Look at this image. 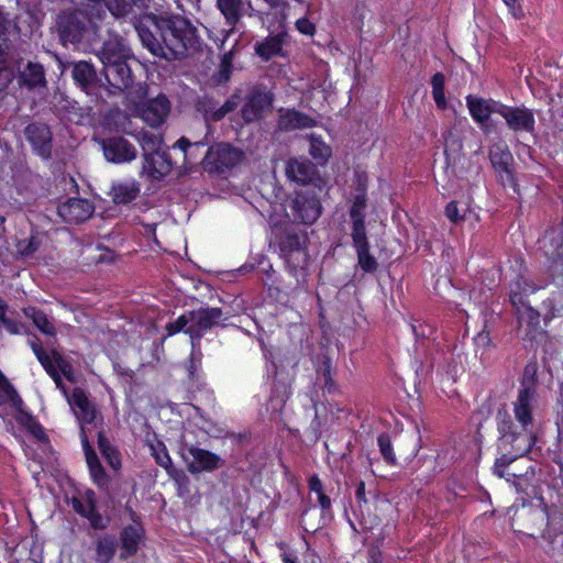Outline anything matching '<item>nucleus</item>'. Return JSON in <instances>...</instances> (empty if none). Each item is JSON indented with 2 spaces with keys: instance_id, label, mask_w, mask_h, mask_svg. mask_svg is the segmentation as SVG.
<instances>
[{
  "instance_id": "nucleus-33",
  "label": "nucleus",
  "mask_w": 563,
  "mask_h": 563,
  "mask_svg": "<svg viewBox=\"0 0 563 563\" xmlns=\"http://www.w3.org/2000/svg\"><path fill=\"white\" fill-rule=\"evenodd\" d=\"M15 420L21 427L25 428L31 434H33L37 439L45 438L43 428L30 413L23 411L21 406H19V408H15Z\"/></svg>"
},
{
  "instance_id": "nucleus-48",
  "label": "nucleus",
  "mask_w": 563,
  "mask_h": 563,
  "mask_svg": "<svg viewBox=\"0 0 563 563\" xmlns=\"http://www.w3.org/2000/svg\"><path fill=\"white\" fill-rule=\"evenodd\" d=\"M282 250L287 252L300 251L301 239L299 235L292 233L287 234L280 243Z\"/></svg>"
},
{
  "instance_id": "nucleus-56",
  "label": "nucleus",
  "mask_w": 563,
  "mask_h": 563,
  "mask_svg": "<svg viewBox=\"0 0 563 563\" xmlns=\"http://www.w3.org/2000/svg\"><path fill=\"white\" fill-rule=\"evenodd\" d=\"M241 103V97L233 93L221 107L225 114L233 112Z\"/></svg>"
},
{
  "instance_id": "nucleus-3",
  "label": "nucleus",
  "mask_w": 563,
  "mask_h": 563,
  "mask_svg": "<svg viewBox=\"0 0 563 563\" xmlns=\"http://www.w3.org/2000/svg\"><path fill=\"white\" fill-rule=\"evenodd\" d=\"M103 12L96 4L86 3L60 10L55 19V29L63 45H76L81 42L88 25L101 20Z\"/></svg>"
},
{
  "instance_id": "nucleus-5",
  "label": "nucleus",
  "mask_w": 563,
  "mask_h": 563,
  "mask_svg": "<svg viewBox=\"0 0 563 563\" xmlns=\"http://www.w3.org/2000/svg\"><path fill=\"white\" fill-rule=\"evenodd\" d=\"M274 95L264 86H254L247 93L241 109V117L245 123L261 120L265 112L272 109Z\"/></svg>"
},
{
  "instance_id": "nucleus-60",
  "label": "nucleus",
  "mask_w": 563,
  "mask_h": 563,
  "mask_svg": "<svg viewBox=\"0 0 563 563\" xmlns=\"http://www.w3.org/2000/svg\"><path fill=\"white\" fill-rule=\"evenodd\" d=\"M507 464V461L505 457H501L499 460H497L496 464H495V473L499 476V477H503L504 476V468Z\"/></svg>"
},
{
  "instance_id": "nucleus-49",
  "label": "nucleus",
  "mask_w": 563,
  "mask_h": 563,
  "mask_svg": "<svg viewBox=\"0 0 563 563\" xmlns=\"http://www.w3.org/2000/svg\"><path fill=\"white\" fill-rule=\"evenodd\" d=\"M473 341L475 345V352L483 353L490 345L489 333L486 331H481L473 338Z\"/></svg>"
},
{
  "instance_id": "nucleus-28",
  "label": "nucleus",
  "mask_w": 563,
  "mask_h": 563,
  "mask_svg": "<svg viewBox=\"0 0 563 563\" xmlns=\"http://www.w3.org/2000/svg\"><path fill=\"white\" fill-rule=\"evenodd\" d=\"M175 146L180 148L184 153L185 159L189 163L203 159L208 150V144L205 141H190L188 137H180Z\"/></svg>"
},
{
  "instance_id": "nucleus-46",
  "label": "nucleus",
  "mask_w": 563,
  "mask_h": 563,
  "mask_svg": "<svg viewBox=\"0 0 563 563\" xmlns=\"http://www.w3.org/2000/svg\"><path fill=\"white\" fill-rule=\"evenodd\" d=\"M30 345L36 355L40 363L43 365V367H47L48 364L53 362V351L51 353H47L41 345V343L37 340H33L30 342Z\"/></svg>"
},
{
  "instance_id": "nucleus-21",
  "label": "nucleus",
  "mask_w": 563,
  "mask_h": 563,
  "mask_svg": "<svg viewBox=\"0 0 563 563\" xmlns=\"http://www.w3.org/2000/svg\"><path fill=\"white\" fill-rule=\"evenodd\" d=\"M143 538V529L140 526V523H134L125 527L121 534V553L120 558L122 560L128 559L129 556L134 555L137 550L139 545Z\"/></svg>"
},
{
  "instance_id": "nucleus-52",
  "label": "nucleus",
  "mask_w": 563,
  "mask_h": 563,
  "mask_svg": "<svg viewBox=\"0 0 563 563\" xmlns=\"http://www.w3.org/2000/svg\"><path fill=\"white\" fill-rule=\"evenodd\" d=\"M78 417L85 423H91L96 418V410L93 406L88 402L87 406L78 409Z\"/></svg>"
},
{
  "instance_id": "nucleus-45",
  "label": "nucleus",
  "mask_w": 563,
  "mask_h": 563,
  "mask_svg": "<svg viewBox=\"0 0 563 563\" xmlns=\"http://www.w3.org/2000/svg\"><path fill=\"white\" fill-rule=\"evenodd\" d=\"M16 247L21 256L29 257L36 252L38 247V242L34 236H32L30 239L19 241Z\"/></svg>"
},
{
  "instance_id": "nucleus-7",
  "label": "nucleus",
  "mask_w": 563,
  "mask_h": 563,
  "mask_svg": "<svg viewBox=\"0 0 563 563\" xmlns=\"http://www.w3.org/2000/svg\"><path fill=\"white\" fill-rule=\"evenodd\" d=\"M67 501L77 514L89 520L93 529L103 530L110 525V517L100 512L91 495H71Z\"/></svg>"
},
{
  "instance_id": "nucleus-44",
  "label": "nucleus",
  "mask_w": 563,
  "mask_h": 563,
  "mask_svg": "<svg viewBox=\"0 0 563 563\" xmlns=\"http://www.w3.org/2000/svg\"><path fill=\"white\" fill-rule=\"evenodd\" d=\"M191 324V311L180 316L176 321L170 322L166 325V331L169 335L177 332L185 331Z\"/></svg>"
},
{
  "instance_id": "nucleus-19",
  "label": "nucleus",
  "mask_w": 563,
  "mask_h": 563,
  "mask_svg": "<svg viewBox=\"0 0 563 563\" xmlns=\"http://www.w3.org/2000/svg\"><path fill=\"white\" fill-rule=\"evenodd\" d=\"M285 173L288 179L305 185L316 178L318 170L314 164L306 158H290Z\"/></svg>"
},
{
  "instance_id": "nucleus-43",
  "label": "nucleus",
  "mask_w": 563,
  "mask_h": 563,
  "mask_svg": "<svg viewBox=\"0 0 563 563\" xmlns=\"http://www.w3.org/2000/svg\"><path fill=\"white\" fill-rule=\"evenodd\" d=\"M309 153L317 159H327L330 155V148L319 139H310Z\"/></svg>"
},
{
  "instance_id": "nucleus-40",
  "label": "nucleus",
  "mask_w": 563,
  "mask_h": 563,
  "mask_svg": "<svg viewBox=\"0 0 563 563\" xmlns=\"http://www.w3.org/2000/svg\"><path fill=\"white\" fill-rule=\"evenodd\" d=\"M53 363L56 368L69 380L75 382L74 368L57 351H53Z\"/></svg>"
},
{
  "instance_id": "nucleus-26",
  "label": "nucleus",
  "mask_w": 563,
  "mask_h": 563,
  "mask_svg": "<svg viewBox=\"0 0 563 563\" xmlns=\"http://www.w3.org/2000/svg\"><path fill=\"white\" fill-rule=\"evenodd\" d=\"M352 239L357 252L360 267L366 273H374L378 267V263L375 257L369 254L366 233L352 235Z\"/></svg>"
},
{
  "instance_id": "nucleus-54",
  "label": "nucleus",
  "mask_w": 563,
  "mask_h": 563,
  "mask_svg": "<svg viewBox=\"0 0 563 563\" xmlns=\"http://www.w3.org/2000/svg\"><path fill=\"white\" fill-rule=\"evenodd\" d=\"M297 30L306 35H312L316 31V26L313 23H311L308 19L301 18L298 19L296 22Z\"/></svg>"
},
{
  "instance_id": "nucleus-42",
  "label": "nucleus",
  "mask_w": 563,
  "mask_h": 563,
  "mask_svg": "<svg viewBox=\"0 0 563 563\" xmlns=\"http://www.w3.org/2000/svg\"><path fill=\"white\" fill-rule=\"evenodd\" d=\"M217 102L209 97L200 98L196 104L197 110L203 115L206 122L212 120Z\"/></svg>"
},
{
  "instance_id": "nucleus-32",
  "label": "nucleus",
  "mask_w": 563,
  "mask_h": 563,
  "mask_svg": "<svg viewBox=\"0 0 563 563\" xmlns=\"http://www.w3.org/2000/svg\"><path fill=\"white\" fill-rule=\"evenodd\" d=\"M23 313L25 317L31 319L34 323V325L42 331L46 335H55L56 330L55 327L52 324V322L47 319L46 314L34 308V307H27L23 309Z\"/></svg>"
},
{
  "instance_id": "nucleus-64",
  "label": "nucleus",
  "mask_w": 563,
  "mask_h": 563,
  "mask_svg": "<svg viewBox=\"0 0 563 563\" xmlns=\"http://www.w3.org/2000/svg\"><path fill=\"white\" fill-rule=\"evenodd\" d=\"M283 562L284 563H297V558L290 552L283 553Z\"/></svg>"
},
{
  "instance_id": "nucleus-61",
  "label": "nucleus",
  "mask_w": 563,
  "mask_h": 563,
  "mask_svg": "<svg viewBox=\"0 0 563 563\" xmlns=\"http://www.w3.org/2000/svg\"><path fill=\"white\" fill-rule=\"evenodd\" d=\"M318 503L323 510L330 509L331 507L329 495H318Z\"/></svg>"
},
{
  "instance_id": "nucleus-58",
  "label": "nucleus",
  "mask_w": 563,
  "mask_h": 563,
  "mask_svg": "<svg viewBox=\"0 0 563 563\" xmlns=\"http://www.w3.org/2000/svg\"><path fill=\"white\" fill-rule=\"evenodd\" d=\"M368 562L367 563H383L382 562V559H380V552L377 548L375 547H372L369 550H368Z\"/></svg>"
},
{
  "instance_id": "nucleus-29",
  "label": "nucleus",
  "mask_w": 563,
  "mask_h": 563,
  "mask_svg": "<svg viewBox=\"0 0 563 563\" xmlns=\"http://www.w3.org/2000/svg\"><path fill=\"white\" fill-rule=\"evenodd\" d=\"M366 208V195L364 192L355 196L350 209L352 221V235L366 233L364 223V210Z\"/></svg>"
},
{
  "instance_id": "nucleus-31",
  "label": "nucleus",
  "mask_w": 563,
  "mask_h": 563,
  "mask_svg": "<svg viewBox=\"0 0 563 563\" xmlns=\"http://www.w3.org/2000/svg\"><path fill=\"white\" fill-rule=\"evenodd\" d=\"M114 537L104 536L96 542V560L98 563H110L117 552Z\"/></svg>"
},
{
  "instance_id": "nucleus-11",
  "label": "nucleus",
  "mask_w": 563,
  "mask_h": 563,
  "mask_svg": "<svg viewBox=\"0 0 563 563\" xmlns=\"http://www.w3.org/2000/svg\"><path fill=\"white\" fill-rule=\"evenodd\" d=\"M497 113L505 119L508 128L515 132H532L534 130L536 120L530 109L501 106L497 109Z\"/></svg>"
},
{
  "instance_id": "nucleus-14",
  "label": "nucleus",
  "mask_w": 563,
  "mask_h": 563,
  "mask_svg": "<svg viewBox=\"0 0 563 563\" xmlns=\"http://www.w3.org/2000/svg\"><path fill=\"white\" fill-rule=\"evenodd\" d=\"M102 71L107 82L113 89L112 92L123 91L133 84V75L128 60L103 66Z\"/></svg>"
},
{
  "instance_id": "nucleus-39",
  "label": "nucleus",
  "mask_w": 563,
  "mask_h": 563,
  "mask_svg": "<svg viewBox=\"0 0 563 563\" xmlns=\"http://www.w3.org/2000/svg\"><path fill=\"white\" fill-rule=\"evenodd\" d=\"M432 95L438 107L445 108L446 100L444 96V76L441 73L433 75L432 80Z\"/></svg>"
},
{
  "instance_id": "nucleus-17",
  "label": "nucleus",
  "mask_w": 563,
  "mask_h": 563,
  "mask_svg": "<svg viewBox=\"0 0 563 563\" xmlns=\"http://www.w3.org/2000/svg\"><path fill=\"white\" fill-rule=\"evenodd\" d=\"M130 55V49L125 45L123 38L118 35H112L104 41L101 51L99 52V58L103 66L128 60Z\"/></svg>"
},
{
  "instance_id": "nucleus-37",
  "label": "nucleus",
  "mask_w": 563,
  "mask_h": 563,
  "mask_svg": "<svg viewBox=\"0 0 563 563\" xmlns=\"http://www.w3.org/2000/svg\"><path fill=\"white\" fill-rule=\"evenodd\" d=\"M11 402L14 408L22 406V399L16 394L12 385L4 378L0 377V406Z\"/></svg>"
},
{
  "instance_id": "nucleus-51",
  "label": "nucleus",
  "mask_w": 563,
  "mask_h": 563,
  "mask_svg": "<svg viewBox=\"0 0 563 563\" xmlns=\"http://www.w3.org/2000/svg\"><path fill=\"white\" fill-rule=\"evenodd\" d=\"M81 441H82V445L85 448V454H86V460H87L88 466L91 467L95 465H99L100 462L98 460V456H97L96 452L89 445L88 439L85 434H82Z\"/></svg>"
},
{
  "instance_id": "nucleus-15",
  "label": "nucleus",
  "mask_w": 563,
  "mask_h": 563,
  "mask_svg": "<svg viewBox=\"0 0 563 563\" xmlns=\"http://www.w3.org/2000/svg\"><path fill=\"white\" fill-rule=\"evenodd\" d=\"M169 112L170 103L163 95L147 100L141 108L142 119L153 128L159 126L167 119Z\"/></svg>"
},
{
  "instance_id": "nucleus-24",
  "label": "nucleus",
  "mask_w": 563,
  "mask_h": 563,
  "mask_svg": "<svg viewBox=\"0 0 563 563\" xmlns=\"http://www.w3.org/2000/svg\"><path fill=\"white\" fill-rule=\"evenodd\" d=\"M71 66V77L81 89L88 91L97 86L99 78L90 63L80 60L73 63Z\"/></svg>"
},
{
  "instance_id": "nucleus-25",
  "label": "nucleus",
  "mask_w": 563,
  "mask_h": 563,
  "mask_svg": "<svg viewBox=\"0 0 563 563\" xmlns=\"http://www.w3.org/2000/svg\"><path fill=\"white\" fill-rule=\"evenodd\" d=\"M490 162L495 170L499 174L501 180L512 183L514 176L511 172L512 155L508 150H501L495 146L489 152Z\"/></svg>"
},
{
  "instance_id": "nucleus-38",
  "label": "nucleus",
  "mask_w": 563,
  "mask_h": 563,
  "mask_svg": "<svg viewBox=\"0 0 563 563\" xmlns=\"http://www.w3.org/2000/svg\"><path fill=\"white\" fill-rule=\"evenodd\" d=\"M232 58L233 52L230 51L223 55L221 58L219 68L217 73L212 76V79L216 84L221 85L225 84L230 80L232 74Z\"/></svg>"
},
{
  "instance_id": "nucleus-16",
  "label": "nucleus",
  "mask_w": 563,
  "mask_h": 563,
  "mask_svg": "<svg viewBox=\"0 0 563 563\" xmlns=\"http://www.w3.org/2000/svg\"><path fill=\"white\" fill-rule=\"evenodd\" d=\"M18 84L30 90L46 88L45 69L37 62H27L24 66L18 65Z\"/></svg>"
},
{
  "instance_id": "nucleus-55",
  "label": "nucleus",
  "mask_w": 563,
  "mask_h": 563,
  "mask_svg": "<svg viewBox=\"0 0 563 563\" xmlns=\"http://www.w3.org/2000/svg\"><path fill=\"white\" fill-rule=\"evenodd\" d=\"M71 402L78 409H80L81 407L87 406L89 400H88L86 394L84 393V390L81 388H75L74 391H73V395H71Z\"/></svg>"
},
{
  "instance_id": "nucleus-22",
  "label": "nucleus",
  "mask_w": 563,
  "mask_h": 563,
  "mask_svg": "<svg viewBox=\"0 0 563 563\" xmlns=\"http://www.w3.org/2000/svg\"><path fill=\"white\" fill-rule=\"evenodd\" d=\"M150 0H100V4L115 19H125L135 12V9H144Z\"/></svg>"
},
{
  "instance_id": "nucleus-8",
  "label": "nucleus",
  "mask_w": 563,
  "mask_h": 563,
  "mask_svg": "<svg viewBox=\"0 0 563 563\" xmlns=\"http://www.w3.org/2000/svg\"><path fill=\"white\" fill-rule=\"evenodd\" d=\"M243 157L241 151L227 143H219L208 147L205 162L210 169L223 172L225 168L235 166Z\"/></svg>"
},
{
  "instance_id": "nucleus-59",
  "label": "nucleus",
  "mask_w": 563,
  "mask_h": 563,
  "mask_svg": "<svg viewBox=\"0 0 563 563\" xmlns=\"http://www.w3.org/2000/svg\"><path fill=\"white\" fill-rule=\"evenodd\" d=\"M309 488L314 493H321L322 484L318 476L313 475L309 478Z\"/></svg>"
},
{
  "instance_id": "nucleus-50",
  "label": "nucleus",
  "mask_w": 563,
  "mask_h": 563,
  "mask_svg": "<svg viewBox=\"0 0 563 563\" xmlns=\"http://www.w3.org/2000/svg\"><path fill=\"white\" fill-rule=\"evenodd\" d=\"M44 368L47 372V374L53 378L56 387L58 389H60L64 395L67 396L66 387H65V385L62 380L60 374H59L58 369L56 368V366L54 365V363L52 362L51 364L47 365V367H44Z\"/></svg>"
},
{
  "instance_id": "nucleus-20",
  "label": "nucleus",
  "mask_w": 563,
  "mask_h": 563,
  "mask_svg": "<svg viewBox=\"0 0 563 563\" xmlns=\"http://www.w3.org/2000/svg\"><path fill=\"white\" fill-rule=\"evenodd\" d=\"M217 8L225 19L228 25L234 27L243 18L247 9L253 10L247 0H216Z\"/></svg>"
},
{
  "instance_id": "nucleus-63",
  "label": "nucleus",
  "mask_w": 563,
  "mask_h": 563,
  "mask_svg": "<svg viewBox=\"0 0 563 563\" xmlns=\"http://www.w3.org/2000/svg\"><path fill=\"white\" fill-rule=\"evenodd\" d=\"M551 256L554 258L563 260V242L553 247L551 251Z\"/></svg>"
},
{
  "instance_id": "nucleus-57",
  "label": "nucleus",
  "mask_w": 563,
  "mask_h": 563,
  "mask_svg": "<svg viewBox=\"0 0 563 563\" xmlns=\"http://www.w3.org/2000/svg\"><path fill=\"white\" fill-rule=\"evenodd\" d=\"M93 481L101 486L106 482V474L101 464L89 467Z\"/></svg>"
},
{
  "instance_id": "nucleus-36",
  "label": "nucleus",
  "mask_w": 563,
  "mask_h": 563,
  "mask_svg": "<svg viewBox=\"0 0 563 563\" xmlns=\"http://www.w3.org/2000/svg\"><path fill=\"white\" fill-rule=\"evenodd\" d=\"M98 446L110 466L114 470H118L121 465L120 456L117 450L110 444L109 440L101 432L98 435Z\"/></svg>"
},
{
  "instance_id": "nucleus-18",
  "label": "nucleus",
  "mask_w": 563,
  "mask_h": 563,
  "mask_svg": "<svg viewBox=\"0 0 563 563\" xmlns=\"http://www.w3.org/2000/svg\"><path fill=\"white\" fill-rule=\"evenodd\" d=\"M314 124L316 121L312 118L295 109L280 108L278 110L277 128L280 131L289 132L308 129L312 128Z\"/></svg>"
},
{
  "instance_id": "nucleus-10",
  "label": "nucleus",
  "mask_w": 563,
  "mask_h": 563,
  "mask_svg": "<svg viewBox=\"0 0 563 563\" xmlns=\"http://www.w3.org/2000/svg\"><path fill=\"white\" fill-rule=\"evenodd\" d=\"M223 312L220 308H201L191 311V324L186 333L192 340L199 339L202 333L220 323Z\"/></svg>"
},
{
  "instance_id": "nucleus-2",
  "label": "nucleus",
  "mask_w": 563,
  "mask_h": 563,
  "mask_svg": "<svg viewBox=\"0 0 563 563\" xmlns=\"http://www.w3.org/2000/svg\"><path fill=\"white\" fill-rule=\"evenodd\" d=\"M534 375V366H527L522 388L514 404L515 416L520 426L515 427L507 413L503 415L498 423L501 444H510L514 448L515 457L527 453L534 440L532 431L528 429L532 423V402L536 397Z\"/></svg>"
},
{
  "instance_id": "nucleus-6",
  "label": "nucleus",
  "mask_w": 563,
  "mask_h": 563,
  "mask_svg": "<svg viewBox=\"0 0 563 563\" xmlns=\"http://www.w3.org/2000/svg\"><path fill=\"white\" fill-rule=\"evenodd\" d=\"M321 210L318 196L308 189L297 191L290 202L292 220L299 223H314L320 217Z\"/></svg>"
},
{
  "instance_id": "nucleus-30",
  "label": "nucleus",
  "mask_w": 563,
  "mask_h": 563,
  "mask_svg": "<svg viewBox=\"0 0 563 563\" xmlns=\"http://www.w3.org/2000/svg\"><path fill=\"white\" fill-rule=\"evenodd\" d=\"M466 103L473 119L478 123H485L492 112H497V109H493L490 102L483 98L467 96Z\"/></svg>"
},
{
  "instance_id": "nucleus-1",
  "label": "nucleus",
  "mask_w": 563,
  "mask_h": 563,
  "mask_svg": "<svg viewBox=\"0 0 563 563\" xmlns=\"http://www.w3.org/2000/svg\"><path fill=\"white\" fill-rule=\"evenodd\" d=\"M135 27L143 46L168 62L183 59L200 46L197 27L180 14H147Z\"/></svg>"
},
{
  "instance_id": "nucleus-53",
  "label": "nucleus",
  "mask_w": 563,
  "mask_h": 563,
  "mask_svg": "<svg viewBox=\"0 0 563 563\" xmlns=\"http://www.w3.org/2000/svg\"><path fill=\"white\" fill-rule=\"evenodd\" d=\"M0 327H3L11 334H19L23 329V325L21 323L7 317L1 320Z\"/></svg>"
},
{
  "instance_id": "nucleus-9",
  "label": "nucleus",
  "mask_w": 563,
  "mask_h": 563,
  "mask_svg": "<svg viewBox=\"0 0 563 563\" xmlns=\"http://www.w3.org/2000/svg\"><path fill=\"white\" fill-rule=\"evenodd\" d=\"M101 147L107 161L114 164L129 163L137 156L136 147L123 136L104 139Z\"/></svg>"
},
{
  "instance_id": "nucleus-13",
  "label": "nucleus",
  "mask_w": 563,
  "mask_h": 563,
  "mask_svg": "<svg viewBox=\"0 0 563 563\" xmlns=\"http://www.w3.org/2000/svg\"><path fill=\"white\" fill-rule=\"evenodd\" d=\"M26 140L33 148L44 158L52 153V132L44 123H31L24 130Z\"/></svg>"
},
{
  "instance_id": "nucleus-41",
  "label": "nucleus",
  "mask_w": 563,
  "mask_h": 563,
  "mask_svg": "<svg viewBox=\"0 0 563 563\" xmlns=\"http://www.w3.org/2000/svg\"><path fill=\"white\" fill-rule=\"evenodd\" d=\"M377 441H378L380 453L384 456L385 461L389 464H395L396 456L393 453V446H391V441H390L389 435L386 433H382L378 437Z\"/></svg>"
},
{
  "instance_id": "nucleus-4",
  "label": "nucleus",
  "mask_w": 563,
  "mask_h": 563,
  "mask_svg": "<svg viewBox=\"0 0 563 563\" xmlns=\"http://www.w3.org/2000/svg\"><path fill=\"white\" fill-rule=\"evenodd\" d=\"M162 142L154 135L142 136V148L144 163L142 174L159 180L168 175L173 168L172 159L165 151L161 150Z\"/></svg>"
},
{
  "instance_id": "nucleus-27",
  "label": "nucleus",
  "mask_w": 563,
  "mask_h": 563,
  "mask_svg": "<svg viewBox=\"0 0 563 563\" xmlns=\"http://www.w3.org/2000/svg\"><path fill=\"white\" fill-rule=\"evenodd\" d=\"M140 192V184L135 180H132L112 185L110 196L114 203L125 205L135 200Z\"/></svg>"
},
{
  "instance_id": "nucleus-35",
  "label": "nucleus",
  "mask_w": 563,
  "mask_h": 563,
  "mask_svg": "<svg viewBox=\"0 0 563 563\" xmlns=\"http://www.w3.org/2000/svg\"><path fill=\"white\" fill-rule=\"evenodd\" d=\"M445 214L450 221L459 223L467 220L472 216V211L466 202L452 201L446 206Z\"/></svg>"
},
{
  "instance_id": "nucleus-47",
  "label": "nucleus",
  "mask_w": 563,
  "mask_h": 563,
  "mask_svg": "<svg viewBox=\"0 0 563 563\" xmlns=\"http://www.w3.org/2000/svg\"><path fill=\"white\" fill-rule=\"evenodd\" d=\"M319 375L322 377L324 388H327L329 393L335 390V383L331 376V364L328 357L324 358L323 366L320 369Z\"/></svg>"
},
{
  "instance_id": "nucleus-23",
  "label": "nucleus",
  "mask_w": 563,
  "mask_h": 563,
  "mask_svg": "<svg viewBox=\"0 0 563 563\" xmlns=\"http://www.w3.org/2000/svg\"><path fill=\"white\" fill-rule=\"evenodd\" d=\"M189 453L192 456V463L189 468L191 472L213 471L223 465L222 460L217 454L198 448H190Z\"/></svg>"
},
{
  "instance_id": "nucleus-12",
  "label": "nucleus",
  "mask_w": 563,
  "mask_h": 563,
  "mask_svg": "<svg viewBox=\"0 0 563 563\" xmlns=\"http://www.w3.org/2000/svg\"><path fill=\"white\" fill-rule=\"evenodd\" d=\"M57 212L65 222L78 224L91 217L93 206L86 199L70 198L58 206Z\"/></svg>"
},
{
  "instance_id": "nucleus-34",
  "label": "nucleus",
  "mask_w": 563,
  "mask_h": 563,
  "mask_svg": "<svg viewBox=\"0 0 563 563\" xmlns=\"http://www.w3.org/2000/svg\"><path fill=\"white\" fill-rule=\"evenodd\" d=\"M282 37L279 35L267 37L255 46L256 53L265 60L271 59L282 51Z\"/></svg>"
},
{
  "instance_id": "nucleus-62",
  "label": "nucleus",
  "mask_w": 563,
  "mask_h": 563,
  "mask_svg": "<svg viewBox=\"0 0 563 563\" xmlns=\"http://www.w3.org/2000/svg\"><path fill=\"white\" fill-rule=\"evenodd\" d=\"M156 461L159 465H162L165 468H167L168 465L170 464V459L165 452L163 454H156Z\"/></svg>"
}]
</instances>
